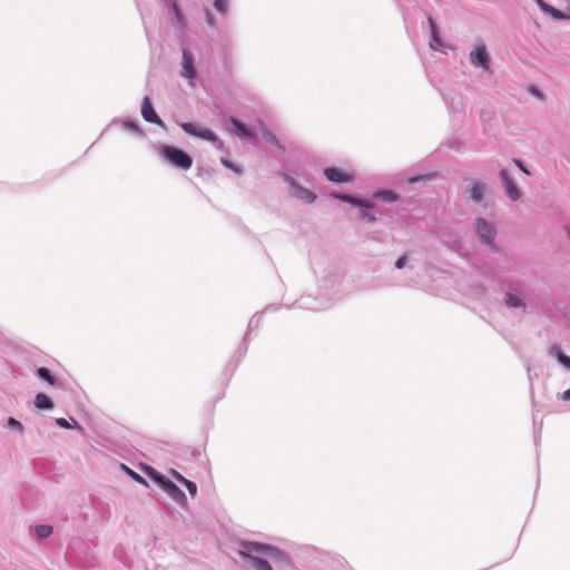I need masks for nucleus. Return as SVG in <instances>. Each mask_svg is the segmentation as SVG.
I'll return each instance as SVG.
<instances>
[{"instance_id": "f257e3e1", "label": "nucleus", "mask_w": 570, "mask_h": 570, "mask_svg": "<svg viewBox=\"0 0 570 570\" xmlns=\"http://www.w3.org/2000/svg\"><path fill=\"white\" fill-rule=\"evenodd\" d=\"M239 554L248 560L256 570H273L269 562L262 556L269 557L272 560L282 559L283 553L275 547L257 542H244Z\"/></svg>"}, {"instance_id": "f03ea898", "label": "nucleus", "mask_w": 570, "mask_h": 570, "mask_svg": "<svg viewBox=\"0 0 570 570\" xmlns=\"http://www.w3.org/2000/svg\"><path fill=\"white\" fill-rule=\"evenodd\" d=\"M158 151L163 158L183 170H188L193 165L191 157L176 147L161 145L158 147Z\"/></svg>"}, {"instance_id": "7ed1b4c3", "label": "nucleus", "mask_w": 570, "mask_h": 570, "mask_svg": "<svg viewBox=\"0 0 570 570\" xmlns=\"http://www.w3.org/2000/svg\"><path fill=\"white\" fill-rule=\"evenodd\" d=\"M180 127L186 134L199 137L204 140H208L212 142H216L218 140L216 135L212 130L205 127L197 126L193 122H183Z\"/></svg>"}, {"instance_id": "20e7f679", "label": "nucleus", "mask_w": 570, "mask_h": 570, "mask_svg": "<svg viewBox=\"0 0 570 570\" xmlns=\"http://www.w3.org/2000/svg\"><path fill=\"white\" fill-rule=\"evenodd\" d=\"M470 60L475 67H481L484 70L490 69V56L483 43H480L473 51H471Z\"/></svg>"}, {"instance_id": "39448f33", "label": "nucleus", "mask_w": 570, "mask_h": 570, "mask_svg": "<svg viewBox=\"0 0 570 570\" xmlns=\"http://www.w3.org/2000/svg\"><path fill=\"white\" fill-rule=\"evenodd\" d=\"M285 180L291 186L292 195L295 198L304 200L306 203L315 202L316 195L312 190L298 185L292 177H285Z\"/></svg>"}, {"instance_id": "423d86ee", "label": "nucleus", "mask_w": 570, "mask_h": 570, "mask_svg": "<svg viewBox=\"0 0 570 570\" xmlns=\"http://www.w3.org/2000/svg\"><path fill=\"white\" fill-rule=\"evenodd\" d=\"M157 480L171 499L180 504L186 503L187 500L185 493L174 482L165 479L164 476H160Z\"/></svg>"}, {"instance_id": "0eeeda50", "label": "nucleus", "mask_w": 570, "mask_h": 570, "mask_svg": "<svg viewBox=\"0 0 570 570\" xmlns=\"http://www.w3.org/2000/svg\"><path fill=\"white\" fill-rule=\"evenodd\" d=\"M476 233L481 240L485 244H492L495 237L494 228L483 218L475 220Z\"/></svg>"}, {"instance_id": "6e6552de", "label": "nucleus", "mask_w": 570, "mask_h": 570, "mask_svg": "<svg viewBox=\"0 0 570 570\" xmlns=\"http://www.w3.org/2000/svg\"><path fill=\"white\" fill-rule=\"evenodd\" d=\"M324 175L333 183H350L353 180V174L335 167L325 168Z\"/></svg>"}, {"instance_id": "1a4fd4ad", "label": "nucleus", "mask_w": 570, "mask_h": 570, "mask_svg": "<svg viewBox=\"0 0 570 570\" xmlns=\"http://www.w3.org/2000/svg\"><path fill=\"white\" fill-rule=\"evenodd\" d=\"M141 116L147 122L163 126V121L154 110L150 99L148 97H145L142 100Z\"/></svg>"}, {"instance_id": "9d476101", "label": "nucleus", "mask_w": 570, "mask_h": 570, "mask_svg": "<svg viewBox=\"0 0 570 570\" xmlns=\"http://www.w3.org/2000/svg\"><path fill=\"white\" fill-rule=\"evenodd\" d=\"M500 176L502 178V181H503V185H504L508 196L512 200H518L521 197V193L518 189V187L514 185V183H513L512 178L509 176L508 171L505 169H502L500 171Z\"/></svg>"}, {"instance_id": "9b49d317", "label": "nucleus", "mask_w": 570, "mask_h": 570, "mask_svg": "<svg viewBox=\"0 0 570 570\" xmlns=\"http://www.w3.org/2000/svg\"><path fill=\"white\" fill-rule=\"evenodd\" d=\"M183 76L190 80L196 76V71L193 66V58L187 50L183 51Z\"/></svg>"}, {"instance_id": "f8f14e48", "label": "nucleus", "mask_w": 570, "mask_h": 570, "mask_svg": "<svg viewBox=\"0 0 570 570\" xmlns=\"http://www.w3.org/2000/svg\"><path fill=\"white\" fill-rule=\"evenodd\" d=\"M538 7L544 12V13H548L550 14L552 18L557 19V20H564L567 19V14L563 13L562 11L558 10L557 8L548 4L547 2H544L543 0H535Z\"/></svg>"}, {"instance_id": "ddd939ff", "label": "nucleus", "mask_w": 570, "mask_h": 570, "mask_svg": "<svg viewBox=\"0 0 570 570\" xmlns=\"http://www.w3.org/2000/svg\"><path fill=\"white\" fill-rule=\"evenodd\" d=\"M538 7L544 12V13H548L550 14L552 18L557 19V20H564L567 19V14L563 13L562 11L558 10L557 8L548 4L547 2H544L543 0H535Z\"/></svg>"}, {"instance_id": "4468645a", "label": "nucleus", "mask_w": 570, "mask_h": 570, "mask_svg": "<svg viewBox=\"0 0 570 570\" xmlns=\"http://www.w3.org/2000/svg\"><path fill=\"white\" fill-rule=\"evenodd\" d=\"M257 122L263 138L267 142L276 145L278 148L284 149V147L279 144L277 137L265 126V124L262 120H258Z\"/></svg>"}, {"instance_id": "2eb2a0df", "label": "nucleus", "mask_w": 570, "mask_h": 570, "mask_svg": "<svg viewBox=\"0 0 570 570\" xmlns=\"http://www.w3.org/2000/svg\"><path fill=\"white\" fill-rule=\"evenodd\" d=\"M484 190H485L484 184L474 183L470 188L471 199L475 203H480L483 199Z\"/></svg>"}, {"instance_id": "dca6fc26", "label": "nucleus", "mask_w": 570, "mask_h": 570, "mask_svg": "<svg viewBox=\"0 0 570 570\" xmlns=\"http://www.w3.org/2000/svg\"><path fill=\"white\" fill-rule=\"evenodd\" d=\"M333 196L338 198V199H341V200H343V202L350 203V204L358 206V207H364V208H371L372 207L370 202L362 200V199H358V198H355V197H352V196H348V195H333Z\"/></svg>"}, {"instance_id": "f3484780", "label": "nucleus", "mask_w": 570, "mask_h": 570, "mask_svg": "<svg viewBox=\"0 0 570 570\" xmlns=\"http://www.w3.org/2000/svg\"><path fill=\"white\" fill-rule=\"evenodd\" d=\"M35 405L40 410H48L53 406V403L45 393H38L35 399Z\"/></svg>"}, {"instance_id": "a211bd4d", "label": "nucleus", "mask_w": 570, "mask_h": 570, "mask_svg": "<svg viewBox=\"0 0 570 570\" xmlns=\"http://www.w3.org/2000/svg\"><path fill=\"white\" fill-rule=\"evenodd\" d=\"M230 122L233 124V126L237 129V131L243 135V136H247V137H250V138H255L256 137V134L254 130L252 129H248L244 124H242L240 121H238L237 119L235 118H232L230 119Z\"/></svg>"}, {"instance_id": "6ab92c4d", "label": "nucleus", "mask_w": 570, "mask_h": 570, "mask_svg": "<svg viewBox=\"0 0 570 570\" xmlns=\"http://www.w3.org/2000/svg\"><path fill=\"white\" fill-rule=\"evenodd\" d=\"M505 304L509 307H523V308L525 307L522 299H520L518 296H515L511 293L505 294Z\"/></svg>"}, {"instance_id": "aec40b11", "label": "nucleus", "mask_w": 570, "mask_h": 570, "mask_svg": "<svg viewBox=\"0 0 570 570\" xmlns=\"http://www.w3.org/2000/svg\"><path fill=\"white\" fill-rule=\"evenodd\" d=\"M175 475H176V479L187 488L188 492L191 495H195L197 493V485L195 482L185 479L183 475H180L177 472L175 473Z\"/></svg>"}, {"instance_id": "412c9836", "label": "nucleus", "mask_w": 570, "mask_h": 570, "mask_svg": "<svg viewBox=\"0 0 570 570\" xmlns=\"http://www.w3.org/2000/svg\"><path fill=\"white\" fill-rule=\"evenodd\" d=\"M429 23H430L431 36H432L431 47L433 49H436V48H439L441 46L440 39L438 37L436 24H435V22H434V20L432 18H429Z\"/></svg>"}, {"instance_id": "4be33fe9", "label": "nucleus", "mask_w": 570, "mask_h": 570, "mask_svg": "<svg viewBox=\"0 0 570 570\" xmlns=\"http://www.w3.org/2000/svg\"><path fill=\"white\" fill-rule=\"evenodd\" d=\"M37 373H38L39 377L47 381L50 385L56 384V379L50 374V372L47 367H39Z\"/></svg>"}, {"instance_id": "5701e85b", "label": "nucleus", "mask_w": 570, "mask_h": 570, "mask_svg": "<svg viewBox=\"0 0 570 570\" xmlns=\"http://www.w3.org/2000/svg\"><path fill=\"white\" fill-rule=\"evenodd\" d=\"M36 533L40 539L48 538L52 533V527L47 524L37 525Z\"/></svg>"}, {"instance_id": "b1692460", "label": "nucleus", "mask_w": 570, "mask_h": 570, "mask_svg": "<svg viewBox=\"0 0 570 570\" xmlns=\"http://www.w3.org/2000/svg\"><path fill=\"white\" fill-rule=\"evenodd\" d=\"M376 196L386 202L397 200V195L393 191H381V193H377Z\"/></svg>"}, {"instance_id": "393cba45", "label": "nucleus", "mask_w": 570, "mask_h": 570, "mask_svg": "<svg viewBox=\"0 0 570 570\" xmlns=\"http://www.w3.org/2000/svg\"><path fill=\"white\" fill-rule=\"evenodd\" d=\"M552 351H554L557 353V356H558V360L560 363H562L563 365L570 367V357L569 356H566L563 355L558 347H553Z\"/></svg>"}, {"instance_id": "a878e982", "label": "nucleus", "mask_w": 570, "mask_h": 570, "mask_svg": "<svg viewBox=\"0 0 570 570\" xmlns=\"http://www.w3.org/2000/svg\"><path fill=\"white\" fill-rule=\"evenodd\" d=\"M214 7L220 13H225L227 11V0H215Z\"/></svg>"}, {"instance_id": "bb28decb", "label": "nucleus", "mask_w": 570, "mask_h": 570, "mask_svg": "<svg viewBox=\"0 0 570 570\" xmlns=\"http://www.w3.org/2000/svg\"><path fill=\"white\" fill-rule=\"evenodd\" d=\"M173 9H174V12H175V16L176 18L178 19V21L184 24V17L178 8V6L176 3H173Z\"/></svg>"}, {"instance_id": "cd10ccee", "label": "nucleus", "mask_w": 570, "mask_h": 570, "mask_svg": "<svg viewBox=\"0 0 570 570\" xmlns=\"http://www.w3.org/2000/svg\"><path fill=\"white\" fill-rule=\"evenodd\" d=\"M406 259V255H402L401 257H399L395 262V267L399 269L403 268L405 266Z\"/></svg>"}, {"instance_id": "c85d7f7f", "label": "nucleus", "mask_w": 570, "mask_h": 570, "mask_svg": "<svg viewBox=\"0 0 570 570\" xmlns=\"http://www.w3.org/2000/svg\"><path fill=\"white\" fill-rule=\"evenodd\" d=\"M9 425L11 428H14V429H18V430H21L22 429V425L19 421H17L16 419L13 417H10L9 421H8Z\"/></svg>"}, {"instance_id": "c756f323", "label": "nucleus", "mask_w": 570, "mask_h": 570, "mask_svg": "<svg viewBox=\"0 0 570 570\" xmlns=\"http://www.w3.org/2000/svg\"><path fill=\"white\" fill-rule=\"evenodd\" d=\"M361 217H362L363 219L368 220V222H374V220L376 219V218H375V216H374L373 214L367 213V212H362Z\"/></svg>"}, {"instance_id": "7c9ffc66", "label": "nucleus", "mask_w": 570, "mask_h": 570, "mask_svg": "<svg viewBox=\"0 0 570 570\" xmlns=\"http://www.w3.org/2000/svg\"><path fill=\"white\" fill-rule=\"evenodd\" d=\"M56 422H57V424H58L59 426L65 428V429H68V428H70V426H71V425L68 423V421H67L66 419H63V417H59V419H57V421H56Z\"/></svg>"}, {"instance_id": "2f4dec72", "label": "nucleus", "mask_w": 570, "mask_h": 570, "mask_svg": "<svg viewBox=\"0 0 570 570\" xmlns=\"http://www.w3.org/2000/svg\"><path fill=\"white\" fill-rule=\"evenodd\" d=\"M223 164L230 168L232 170L236 171V173H240V170L238 168H236L232 163L227 161V160H224Z\"/></svg>"}, {"instance_id": "473e14b6", "label": "nucleus", "mask_w": 570, "mask_h": 570, "mask_svg": "<svg viewBox=\"0 0 570 570\" xmlns=\"http://www.w3.org/2000/svg\"><path fill=\"white\" fill-rule=\"evenodd\" d=\"M513 161L524 174H529L528 169L522 165L520 160L514 159Z\"/></svg>"}, {"instance_id": "72a5a7b5", "label": "nucleus", "mask_w": 570, "mask_h": 570, "mask_svg": "<svg viewBox=\"0 0 570 570\" xmlns=\"http://www.w3.org/2000/svg\"><path fill=\"white\" fill-rule=\"evenodd\" d=\"M561 397L563 401H570V389L564 391Z\"/></svg>"}, {"instance_id": "f704fd0d", "label": "nucleus", "mask_w": 570, "mask_h": 570, "mask_svg": "<svg viewBox=\"0 0 570 570\" xmlns=\"http://www.w3.org/2000/svg\"><path fill=\"white\" fill-rule=\"evenodd\" d=\"M130 474L132 475V478H134L135 480H137V481H139V482H144L142 478H141L139 474H137V473H135V472H132V471H130Z\"/></svg>"}, {"instance_id": "c9c22d12", "label": "nucleus", "mask_w": 570, "mask_h": 570, "mask_svg": "<svg viewBox=\"0 0 570 570\" xmlns=\"http://www.w3.org/2000/svg\"><path fill=\"white\" fill-rule=\"evenodd\" d=\"M126 126H127L128 128H130V129H134V130H137V129H138V128H137V126H136L135 124H132V122H126Z\"/></svg>"}, {"instance_id": "e433bc0d", "label": "nucleus", "mask_w": 570, "mask_h": 570, "mask_svg": "<svg viewBox=\"0 0 570 570\" xmlns=\"http://www.w3.org/2000/svg\"><path fill=\"white\" fill-rule=\"evenodd\" d=\"M567 233H568V236H569V238H570V226H569V227H567Z\"/></svg>"}, {"instance_id": "4c0bfd02", "label": "nucleus", "mask_w": 570, "mask_h": 570, "mask_svg": "<svg viewBox=\"0 0 570 570\" xmlns=\"http://www.w3.org/2000/svg\"><path fill=\"white\" fill-rule=\"evenodd\" d=\"M533 94L537 95L538 97H540V92L533 90Z\"/></svg>"}, {"instance_id": "58836bf2", "label": "nucleus", "mask_w": 570, "mask_h": 570, "mask_svg": "<svg viewBox=\"0 0 570 570\" xmlns=\"http://www.w3.org/2000/svg\"><path fill=\"white\" fill-rule=\"evenodd\" d=\"M567 14V19H570V11L566 13Z\"/></svg>"}]
</instances>
